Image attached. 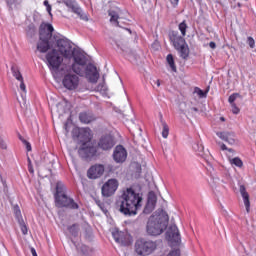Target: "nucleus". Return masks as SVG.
<instances>
[{"label":"nucleus","mask_w":256,"mask_h":256,"mask_svg":"<svg viewBox=\"0 0 256 256\" xmlns=\"http://www.w3.org/2000/svg\"><path fill=\"white\" fill-rule=\"evenodd\" d=\"M116 207L126 217L137 215V211L143 207V195L133 188H126L116 201Z\"/></svg>","instance_id":"f257e3e1"},{"label":"nucleus","mask_w":256,"mask_h":256,"mask_svg":"<svg viewBox=\"0 0 256 256\" xmlns=\"http://www.w3.org/2000/svg\"><path fill=\"white\" fill-rule=\"evenodd\" d=\"M169 225V215L166 212L161 211L159 214H153L150 216L147 222L146 231L148 235L152 237H157L161 235L167 229Z\"/></svg>","instance_id":"f03ea898"},{"label":"nucleus","mask_w":256,"mask_h":256,"mask_svg":"<svg viewBox=\"0 0 256 256\" xmlns=\"http://www.w3.org/2000/svg\"><path fill=\"white\" fill-rule=\"evenodd\" d=\"M53 25L42 23L39 29V41L37 43V50L40 53H47L49 49L55 47Z\"/></svg>","instance_id":"7ed1b4c3"},{"label":"nucleus","mask_w":256,"mask_h":256,"mask_svg":"<svg viewBox=\"0 0 256 256\" xmlns=\"http://www.w3.org/2000/svg\"><path fill=\"white\" fill-rule=\"evenodd\" d=\"M46 61L53 77L59 79V77L63 75V70L65 69V67H61L63 57L59 54V51H57V49H52L48 52L46 54Z\"/></svg>","instance_id":"20e7f679"},{"label":"nucleus","mask_w":256,"mask_h":256,"mask_svg":"<svg viewBox=\"0 0 256 256\" xmlns=\"http://www.w3.org/2000/svg\"><path fill=\"white\" fill-rule=\"evenodd\" d=\"M54 47H57L58 53L62 55L65 59L73 58V42H71L67 37L61 34H54Z\"/></svg>","instance_id":"39448f33"},{"label":"nucleus","mask_w":256,"mask_h":256,"mask_svg":"<svg viewBox=\"0 0 256 256\" xmlns=\"http://www.w3.org/2000/svg\"><path fill=\"white\" fill-rule=\"evenodd\" d=\"M55 203L56 207H66L68 209H79V204L73 200V198H69L65 193V186L61 183H57L56 185V194H55Z\"/></svg>","instance_id":"423d86ee"},{"label":"nucleus","mask_w":256,"mask_h":256,"mask_svg":"<svg viewBox=\"0 0 256 256\" xmlns=\"http://www.w3.org/2000/svg\"><path fill=\"white\" fill-rule=\"evenodd\" d=\"M60 77H63L62 85L68 91H75V89L79 88V83H81L79 75H77V73L74 71L72 72L71 69L67 66H65V69L63 70Z\"/></svg>","instance_id":"0eeeda50"},{"label":"nucleus","mask_w":256,"mask_h":256,"mask_svg":"<svg viewBox=\"0 0 256 256\" xmlns=\"http://www.w3.org/2000/svg\"><path fill=\"white\" fill-rule=\"evenodd\" d=\"M170 39L174 48L177 49L178 53H180V57L182 59H187L189 57V46L187 45L185 38H183V36H179L177 33H173Z\"/></svg>","instance_id":"6e6552de"},{"label":"nucleus","mask_w":256,"mask_h":256,"mask_svg":"<svg viewBox=\"0 0 256 256\" xmlns=\"http://www.w3.org/2000/svg\"><path fill=\"white\" fill-rule=\"evenodd\" d=\"M135 249L138 255L147 256L157 249V244L151 240L139 239L135 243Z\"/></svg>","instance_id":"1a4fd4ad"},{"label":"nucleus","mask_w":256,"mask_h":256,"mask_svg":"<svg viewBox=\"0 0 256 256\" xmlns=\"http://www.w3.org/2000/svg\"><path fill=\"white\" fill-rule=\"evenodd\" d=\"M72 59L74 60V63L71 66L72 71L77 73V75H82L81 68H79L78 65L80 67H85V65H87V57L81 51L74 48Z\"/></svg>","instance_id":"9d476101"},{"label":"nucleus","mask_w":256,"mask_h":256,"mask_svg":"<svg viewBox=\"0 0 256 256\" xmlns=\"http://www.w3.org/2000/svg\"><path fill=\"white\" fill-rule=\"evenodd\" d=\"M62 3L68 7V9H71L72 13H75V15H78V17L82 21H89V18L87 17V14L83 12V9L79 7V4L75 0H62Z\"/></svg>","instance_id":"9b49d317"},{"label":"nucleus","mask_w":256,"mask_h":256,"mask_svg":"<svg viewBox=\"0 0 256 256\" xmlns=\"http://www.w3.org/2000/svg\"><path fill=\"white\" fill-rule=\"evenodd\" d=\"M78 153L82 159H91L97 155V148L93 146V143H84L81 144Z\"/></svg>","instance_id":"f8f14e48"},{"label":"nucleus","mask_w":256,"mask_h":256,"mask_svg":"<svg viewBox=\"0 0 256 256\" xmlns=\"http://www.w3.org/2000/svg\"><path fill=\"white\" fill-rule=\"evenodd\" d=\"M119 188V182L117 179H109L102 186V195L103 197H111V195H115V191Z\"/></svg>","instance_id":"ddd939ff"},{"label":"nucleus","mask_w":256,"mask_h":256,"mask_svg":"<svg viewBox=\"0 0 256 256\" xmlns=\"http://www.w3.org/2000/svg\"><path fill=\"white\" fill-rule=\"evenodd\" d=\"M167 239L172 243V245H179L181 243V233L177 225H171L166 232Z\"/></svg>","instance_id":"4468645a"},{"label":"nucleus","mask_w":256,"mask_h":256,"mask_svg":"<svg viewBox=\"0 0 256 256\" xmlns=\"http://www.w3.org/2000/svg\"><path fill=\"white\" fill-rule=\"evenodd\" d=\"M74 133H77L76 137L81 145L91 143V139H93V134H91V129L89 128L76 129Z\"/></svg>","instance_id":"2eb2a0df"},{"label":"nucleus","mask_w":256,"mask_h":256,"mask_svg":"<svg viewBox=\"0 0 256 256\" xmlns=\"http://www.w3.org/2000/svg\"><path fill=\"white\" fill-rule=\"evenodd\" d=\"M98 147L102 149V151H109L110 149H113V147H115V140L113 139V136H111V134L101 136L98 141Z\"/></svg>","instance_id":"dca6fc26"},{"label":"nucleus","mask_w":256,"mask_h":256,"mask_svg":"<svg viewBox=\"0 0 256 256\" xmlns=\"http://www.w3.org/2000/svg\"><path fill=\"white\" fill-rule=\"evenodd\" d=\"M103 173H105V166L103 164H95L88 169L87 177L88 179H99L103 177Z\"/></svg>","instance_id":"f3484780"},{"label":"nucleus","mask_w":256,"mask_h":256,"mask_svg":"<svg viewBox=\"0 0 256 256\" xmlns=\"http://www.w3.org/2000/svg\"><path fill=\"white\" fill-rule=\"evenodd\" d=\"M86 79L90 83H97L99 81V72L97 71V66L92 63L88 64L85 69Z\"/></svg>","instance_id":"a211bd4d"},{"label":"nucleus","mask_w":256,"mask_h":256,"mask_svg":"<svg viewBox=\"0 0 256 256\" xmlns=\"http://www.w3.org/2000/svg\"><path fill=\"white\" fill-rule=\"evenodd\" d=\"M113 159L116 163H125L127 160V150L125 147L121 145L116 146L113 152Z\"/></svg>","instance_id":"6ab92c4d"},{"label":"nucleus","mask_w":256,"mask_h":256,"mask_svg":"<svg viewBox=\"0 0 256 256\" xmlns=\"http://www.w3.org/2000/svg\"><path fill=\"white\" fill-rule=\"evenodd\" d=\"M113 239L116 241V243H119L120 245H123L124 247H127L131 241L129 240L130 237L127 235L126 232H121L119 230H114L112 232Z\"/></svg>","instance_id":"aec40b11"},{"label":"nucleus","mask_w":256,"mask_h":256,"mask_svg":"<svg viewBox=\"0 0 256 256\" xmlns=\"http://www.w3.org/2000/svg\"><path fill=\"white\" fill-rule=\"evenodd\" d=\"M156 205H157V196L155 195L154 192H150L148 194V200L143 213H145L146 215H149V213H153Z\"/></svg>","instance_id":"412c9836"},{"label":"nucleus","mask_w":256,"mask_h":256,"mask_svg":"<svg viewBox=\"0 0 256 256\" xmlns=\"http://www.w3.org/2000/svg\"><path fill=\"white\" fill-rule=\"evenodd\" d=\"M217 137L222 141L228 143V145H235V133L229 131L216 132Z\"/></svg>","instance_id":"4be33fe9"},{"label":"nucleus","mask_w":256,"mask_h":256,"mask_svg":"<svg viewBox=\"0 0 256 256\" xmlns=\"http://www.w3.org/2000/svg\"><path fill=\"white\" fill-rule=\"evenodd\" d=\"M11 71L13 77H15V79L20 82V89L23 91V93H27V87L25 86L23 75L21 74V71H19V68H17V66H12Z\"/></svg>","instance_id":"5701e85b"},{"label":"nucleus","mask_w":256,"mask_h":256,"mask_svg":"<svg viewBox=\"0 0 256 256\" xmlns=\"http://www.w3.org/2000/svg\"><path fill=\"white\" fill-rule=\"evenodd\" d=\"M239 191H240L241 197L243 198L246 211L247 213H249V210L251 209V202L249 201V193H247V189L245 188L244 185H240Z\"/></svg>","instance_id":"b1692460"},{"label":"nucleus","mask_w":256,"mask_h":256,"mask_svg":"<svg viewBox=\"0 0 256 256\" xmlns=\"http://www.w3.org/2000/svg\"><path fill=\"white\" fill-rule=\"evenodd\" d=\"M15 215L18 219V223L20 225V229H21L23 235H27V233H28L27 225L25 224V221L23 220V218H21V210H19V207L15 208Z\"/></svg>","instance_id":"393cba45"},{"label":"nucleus","mask_w":256,"mask_h":256,"mask_svg":"<svg viewBox=\"0 0 256 256\" xmlns=\"http://www.w3.org/2000/svg\"><path fill=\"white\" fill-rule=\"evenodd\" d=\"M79 120L81 123L89 124L93 121V115H91V113L81 112L79 114Z\"/></svg>","instance_id":"a878e982"},{"label":"nucleus","mask_w":256,"mask_h":256,"mask_svg":"<svg viewBox=\"0 0 256 256\" xmlns=\"http://www.w3.org/2000/svg\"><path fill=\"white\" fill-rule=\"evenodd\" d=\"M76 249L79 251V253H82V255H91V252L93 251L85 244H78Z\"/></svg>","instance_id":"bb28decb"},{"label":"nucleus","mask_w":256,"mask_h":256,"mask_svg":"<svg viewBox=\"0 0 256 256\" xmlns=\"http://www.w3.org/2000/svg\"><path fill=\"white\" fill-rule=\"evenodd\" d=\"M108 15L110 17V23H115L119 25V13L115 10H109Z\"/></svg>","instance_id":"cd10ccee"},{"label":"nucleus","mask_w":256,"mask_h":256,"mask_svg":"<svg viewBox=\"0 0 256 256\" xmlns=\"http://www.w3.org/2000/svg\"><path fill=\"white\" fill-rule=\"evenodd\" d=\"M166 61L172 71L177 72V66H175V59H173V54H168L166 57Z\"/></svg>","instance_id":"c85d7f7f"},{"label":"nucleus","mask_w":256,"mask_h":256,"mask_svg":"<svg viewBox=\"0 0 256 256\" xmlns=\"http://www.w3.org/2000/svg\"><path fill=\"white\" fill-rule=\"evenodd\" d=\"M209 93V90H207V91H203V90H201V88H199V87H195L194 88V94L195 95H198V97L200 98V99H205V98H207V94Z\"/></svg>","instance_id":"c756f323"},{"label":"nucleus","mask_w":256,"mask_h":256,"mask_svg":"<svg viewBox=\"0 0 256 256\" xmlns=\"http://www.w3.org/2000/svg\"><path fill=\"white\" fill-rule=\"evenodd\" d=\"M94 91L101 93V95H107V85H105V83L102 82L97 85V87L94 89Z\"/></svg>","instance_id":"7c9ffc66"},{"label":"nucleus","mask_w":256,"mask_h":256,"mask_svg":"<svg viewBox=\"0 0 256 256\" xmlns=\"http://www.w3.org/2000/svg\"><path fill=\"white\" fill-rule=\"evenodd\" d=\"M111 45H115L118 47V49H121V51H127V48L125 47V44H123V41L121 40H115V39H111L110 40Z\"/></svg>","instance_id":"2f4dec72"},{"label":"nucleus","mask_w":256,"mask_h":256,"mask_svg":"<svg viewBox=\"0 0 256 256\" xmlns=\"http://www.w3.org/2000/svg\"><path fill=\"white\" fill-rule=\"evenodd\" d=\"M192 149L197 153V155H201V153H203L204 147L203 144L196 142L193 144Z\"/></svg>","instance_id":"473e14b6"},{"label":"nucleus","mask_w":256,"mask_h":256,"mask_svg":"<svg viewBox=\"0 0 256 256\" xmlns=\"http://www.w3.org/2000/svg\"><path fill=\"white\" fill-rule=\"evenodd\" d=\"M179 31L181 32L182 37L187 35V23L185 21L179 24Z\"/></svg>","instance_id":"72a5a7b5"},{"label":"nucleus","mask_w":256,"mask_h":256,"mask_svg":"<svg viewBox=\"0 0 256 256\" xmlns=\"http://www.w3.org/2000/svg\"><path fill=\"white\" fill-rule=\"evenodd\" d=\"M162 127H163L162 137L164 139H167L169 137V126L167 125L166 122H162Z\"/></svg>","instance_id":"f704fd0d"},{"label":"nucleus","mask_w":256,"mask_h":256,"mask_svg":"<svg viewBox=\"0 0 256 256\" xmlns=\"http://www.w3.org/2000/svg\"><path fill=\"white\" fill-rule=\"evenodd\" d=\"M231 165H235V167H243V161L240 160L239 157H235L230 160Z\"/></svg>","instance_id":"c9c22d12"},{"label":"nucleus","mask_w":256,"mask_h":256,"mask_svg":"<svg viewBox=\"0 0 256 256\" xmlns=\"http://www.w3.org/2000/svg\"><path fill=\"white\" fill-rule=\"evenodd\" d=\"M7 5L10 7V9H15L19 3H21V0H6Z\"/></svg>","instance_id":"e433bc0d"},{"label":"nucleus","mask_w":256,"mask_h":256,"mask_svg":"<svg viewBox=\"0 0 256 256\" xmlns=\"http://www.w3.org/2000/svg\"><path fill=\"white\" fill-rule=\"evenodd\" d=\"M69 233H71V235H73L74 237H77V233L79 231V228L77 227V225H72L68 228Z\"/></svg>","instance_id":"4c0bfd02"},{"label":"nucleus","mask_w":256,"mask_h":256,"mask_svg":"<svg viewBox=\"0 0 256 256\" xmlns=\"http://www.w3.org/2000/svg\"><path fill=\"white\" fill-rule=\"evenodd\" d=\"M237 97H239L238 93H234L229 96L228 102L230 103V105H235V101L237 100Z\"/></svg>","instance_id":"58836bf2"},{"label":"nucleus","mask_w":256,"mask_h":256,"mask_svg":"<svg viewBox=\"0 0 256 256\" xmlns=\"http://www.w3.org/2000/svg\"><path fill=\"white\" fill-rule=\"evenodd\" d=\"M247 44L249 45L250 49H255V39H253V37L249 36L247 38Z\"/></svg>","instance_id":"ea45409f"},{"label":"nucleus","mask_w":256,"mask_h":256,"mask_svg":"<svg viewBox=\"0 0 256 256\" xmlns=\"http://www.w3.org/2000/svg\"><path fill=\"white\" fill-rule=\"evenodd\" d=\"M231 107H232V113H233L234 115H239V112H240L241 110L239 109V107H237V104H231Z\"/></svg>","instance_id":"a19ab883"},{"label":"nucleus","mask_w":256,"mask_h":256,"mask_svg":"<svg viewBox=\"0 0 256 256\" xmlns=\"http://www.w3.org/2000/svg\"><path fill=\"white\" fill-rule=\"evenodd\" d=\"M0 149H7V141L3 137L0 136Z\"/></svg>","instance_id":"79ce46f5"},{"label":"nucleus","mask_w":256,"mask_h":256,"mask_svg":"<svg viewBox=\"0 0 256 256\" xmlns=\"http://www.w3.org/2000/svg\"><path fill=\"white\" fill-rule=\"evenodd\" d=\"M151 85L154 87V85H156V87H161V81L159 79L156 80H152L151 81Z\"/></svg>","instance_id":"37998d69"},{"label":"nucleus","mask_w":256,"mask_h":256,"mask_svg":"<svg viewBox=\"0 0 256 256\" xmlns=\"http://www.w3.org/2000/svg\"><path fill=\"white\" fill-rule=\"evenodd\" d=\"M24 145H26L27 151H31V143H29L27 140H23Z\"/></svg>","instance_id":"c03bdc74"},{"label":"nucleus","mask_w":256,"mask_h":256,"mask_svg":"<svg viewBox=\"0 0 256 256\" xmlns=\"http://www.w3.org/2000/svg\"><path fill=\"white\" fill-rule=\"evenodd\" d=\"M219 145H220V149L222 150V151H227V145H225L224 143H219Z\"/></svg>","instance_id":"a18cd8bd"},{"label":"nucleus","mask_w":256,"mask_h":256,"mask_svg":"<svg viewBox=\"0 0 256 256\" xmlns=\"http://www.w3.org/2000/svg\"><path fill=\"white\" fill-rule=\"evenodd\" d=\"M207 171L212 172L213 171V165L211 163H208L206 166Z\"/></svg>","instance_id":"49530a36"},{"label":"nucleus","mask_w":256,"mask_h":256,"mask_svg":"<svg viewBox=\"0 0 256 256\" xmlns=\"http://www.w3.org/2000/svg\"><path fill=\"white\" fill-rule=\"evenodd\" d=\"M51 5L46 7L47 13H49L50 17H53V14L51 13Z\"/></svg>","instance_id":"de8ad7c7"},{"label":"nucleus","mask_w":256,"mask_h":256,"mask_svg":"<svg viewBox=\"0 0 256 256\" xmlns=\"http://www.w3.org/2000/svg\"><path fill=\"white\" fill-rule=\"evenodd\" d=\"M209 47H210V49H216L217 44H215V42H210Z\"/></svg>","instance_id":"09e8293b"},{"label":"nucleus","mask_w":256,"mask_h":256,"mask_svg":"<svg viewBox=\"0 0 256 256\" xmlns=\"http://www.w3.org/2000/svg\"><path fill=\"white\" fill-rule=\"evenodd\" d=\"M96 204L98 205V207H103V203L101 202V200H96Z\"/></svg>","instance_id":"8fccbe9b"},{"label":"nucleus","mask_w":256,"mask_h":256,"mask_svg":"<svg viewBox=\"0 0 256 256\" xmlns=\"http://www.w3.org/2000/svg\"><path fill=\"white\" fill-rule=\"evenodd\" d=\"M43 5H45L46 7L51 6V4H49V0H45V1L43 2Z\"/></svg>","instance_id":"3c124183"},{"label":"nucleus","mask_w":256,"mask_h":256,"mask_svg":"<svg viewBox=\"0 0 256 256\" xmlns=\"http://www.w3.org/2000/svg\"><path fill=\"white\" fill-rule=\"evenodd\" d=\"M191 111H194L195 113H199V108H197V107H192V108H191Z\"/></svg>","instance_id":"603ef678"},{"label":"nucleus","mask_w":256,"mask_h":256,"mask_svg":"<svg viewBox=\"0 0 256 256\" xmlns=\"http://www.w3.org/2000/svg\"><path fill=\"white\" fill-rule=\"evenodd\" d=\"M227 151H229V153H234V150L232 148H228Z\"/></svg>","instance_id":"864d4df0"},{"label":"nucleus","mask_w":256,"mask_h":256,"mask_svg":"<svg viewBox=\"0 0 256 256\" xmlns=\"http://www.w3.org/2000/svg\"><path fill=\"white\" fill-rule=\"evenodd\" d=\"M175 5L179 4V0H174Z\"/></svg>","instance_id":"5fc2aeb1"},{"label":"nucleus","mask_w":256,"mask_h":256,"mask_svg":"<svg viewBox=\"0 0 256 256\" xmlns=\"http://www.w3.org/2000/svg\"><path fill=\"white\" fill-rule=\"evenodd\" d=\"M220 121H225V117H220Z\"/></svg>","instance_id":"6e6d98bb"},{"label":"nucleus","mask_w":256,"mask_h":256,"mask_svg":"<svg viewBox=\"0 0 256 256\" xmlns=\"http://www.w3.org/2000/svg\"><path fill=\"white\" fill-rule=\"evenodd\" d=\"M29 172H30V173H33V168H29Z\"/></svg>","instance_id":"4d7b16f0"},{"label":"nucleus","mask_w":256,"mask_h":256,"mask_svg":"<svg viewBox=\"0 0 256 256\" xmlns=\"http://www.w3.org/2000/svg\"><path fill=\"white\" fill-rule=\"evenodd\" d=\"M28 161H29V163H31V159L30 158H28Z\"/></svg>","instance_id":"13d9d810"}]
</instances>
